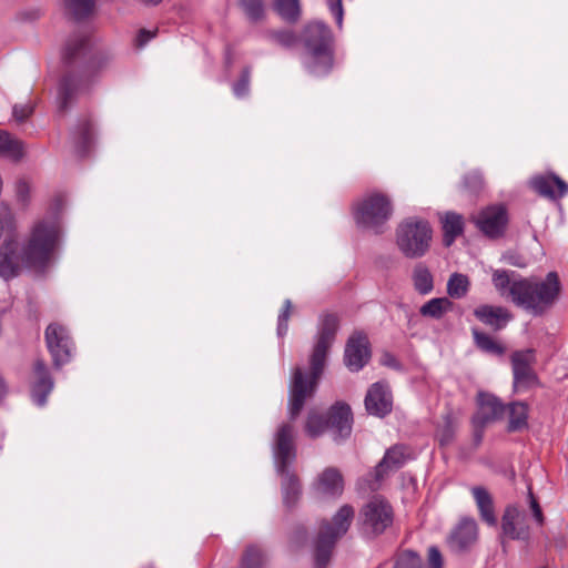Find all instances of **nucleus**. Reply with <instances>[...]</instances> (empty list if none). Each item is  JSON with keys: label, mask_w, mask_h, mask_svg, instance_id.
I'll return each instance as SVG.
<instances>
[{"label": "nucleus", "mask_w": 568, "mask_h": 568, "mask_svg": "<svg viewBox=\"0 0 568 568\" xmlns=\"http://www.w3.org/2000/svg\"><path fill=\"white\" fill-rule=\"evenodd\" d=\"M414 290L419 295H428L434 291V275L424 263H417L412 272Z\"/></svg>", "instance_id": "bb28decb"}, {"label": "nucleus", "mask_w": 568, "mask_h": 568, "mask_svg": "<svg viewBox=\"0 0 568 568\" xmlns=\"http://www.w3.org/2000/svg\"><path fill=\"white\" fill-rule=\"evenodd\" d=\"M392 213V202L383 193H371L354 205L356 223L375 233L383 232V225L390 219Z\"/></svg>", "instance_id": "6e6552de"}, {"label": "nucleus", "mask_w": 568, "mask_h": 568, "mask_svg": "<svg viewBox=\"0 0 568 568\" xmlns=\"http://www.w3.org/2000/svg\"><path fill=\"white\" fill-rule=\"evenodd\" d=\"M470 290V280L467 275L462 273H453L446 285L448 298L460 300L464 298Z\"/></svg>", "instance_id": "7c9ffc66"}, {"label": "nucleus", "mask_w": 568, "mask_h": 568, "mask_svg": "<svg viewBox=\"0 0 568 568\" xmlns=\"http://www.w3.org/2000/svg\"><path fill=\"white\" fill-rule=\"evenodd\" d=\"M270 37L275 43L284 48H293L298 43V37L291 30L272 31Z\"/></svg>", "instance_id": "a19ab883"}, {"label": "nucleus", "mask_w": 568, "mask_h": 568, "mask_svg": "<svg viewBox=\"0 0 568 568\" xmlns=\"http://www.w3.org/2000/svg\"><path fill=\"white\" fill-rule=\"evenodd\" d=\"M444 557L438 547L430 546L427 552V568H443Z\"/></svg>", "instance_id": "a18cd8bd"}, {"label": "nucleus", "mask_w": 568, "mask_h": 568, "mask_svg": "<svg viewBox=\"0 0 568 568\" xmlns=\"http://www.w3.org/2000/svg\"><path fill=\"white\" fill-rule=\"evenodd\" d=\"M75 139L82 149H87L91 143L93 135V124L90 119H84L79 122L75 132Z\"/></svg>", "instance_id": "ea45409f"}, {"label": "nucleus", "mask_w": 568, "mask_h": 568, "mask_svg": "<svg viewBox=\"0 0 568 568\" xmlns=\"http://www.w3.org/2000/svg\"><path fill=\"white\" fill-rule=\"evenodd\" d=\"M515 275L513 271L495 270L491 281L501 296L535 315H541L560 294L561 285L556 272H549L541 282Z\"/></svg>", "instance_id": "7ed1b4c3"}, {"label": "nucleus", "mask_w": 568, "mask_h": 568, "mask_svg": "<svg viewBox=\"0 0 568 568\" xmlns=\"http://www.w3.org/2000/svg\"><path fill=\"white\" fill-rule=\"evenodd\" d=\"M473 221L486 236L496 239L501 236L506 230L507 210L504 205H491L481 210L473 217Z\"/></svg>", "instance_id": "ddd939ff"}, {"label": "nucleus", "mask_w": 568, "mask_h": 568, "mask_svg": "<svg viewBox=\"0 0 568 568\" xmlns=\"http://www.w3.org/2000/svg\"><path fill=\"white\" fill-rule=\"evenodd\" d=\"M339 318L336 314H323L320 318L316 342L310 356V372L304 374L301 367H295L290 386L288 414L294 420L302 412L307 398H311L323 374L328 351L334 343Z\"/></svg>", "instance_id": "f03ea898"}, {"label": "nucleus", "mask_w": 568, "mask_h": 568, "mask_svg": "<svg viewBox=\"0 0 568 568\" xmlns=\"http://www.w3.org/2000/svg\"><path fill=\"white\" fill-rule=\"evenodd\" d=\"M34 106L31 103L16 104L12 110L13 118L18 122L27 120L33 113Z\"/></svg>", "instance_id": "49530a36"}, {"label": "nucleus", "mask_w": 568, "mask_h": 568, "mask_svg": "<svg viewBox=\"0 0 568 568\" xmlns=\"http://www.w3.org/2000/svg\"><path fill=\"white\" fill-rule=\"evenodd\" d=\"M515 392L540 387V379L535 371L536 352L532 348L516 351L510 356Z\"/></svg>", "instance_id": "9d476101"}, {"label": "nucleus", "mask_w": 568, "mask_h": 568, "mask_svg": "<svg viewBox=\"0 0 568 568\" xmlns=\"http://www.w3.org/2000/svg\"><path fill=\"white\" fill-rule=\"evenodd\" d=\"M478 537V527L473 518H463L448 536L453 551L460 552L474 545Z\"/></svg>", "instance_id": "a211bd4d"}, {"label": "nucleus", "mask_w": 568, "mask_h": 568, "mask_svg": "<svg viewBox=\"0 0 568 568\" xmlns=\"http://www.w3.org/2000/svg\"><path fill=\"white\" fill-rule=\"evenodd\" d=\"M250 70L246 68L242 71L240 79L233 85V92L237 98H243L250 91Z\"/></svg>", "instance_id": "37998d69"}, {"label": "nucleus", "mask_w": 568, "mask_h": 568, "mask_svg": "<svg viewBox=\"0 0 568 568\" xmlns=\"http://www.w3.org/2000/svg\"><path fill=\"white\" fill-rule=\"evenodd\" d=\"M475 317L495 331L503 329L511 320V314L503 306H494L488 304L479 305L474 311Z\"/></svg>", "instance_id": "4be33fe9"}, {"label": "nucleus", "mask_w": 568, "mask_h": 568, "mask_svg": "<svg viewBox=\"0 0 568 568\" xmlns=\"http://www.w3.org/2000/svg\"><path fill=\"white\" fill-rule=\"evenodd\" d=\"M67 11L80 21L89 18L95 7V0H63Z\"/></svg>", "instance_id": "473e14b6"}, {"label": "nucleus", "mask_w": 568, "mask_h": 568, "mask_svg": "<svg viewBox=\"0 0 568 568\" xmlns=\"http://www.w3.org/2000/svg\"><path fill=\"white\" fill-rule=\"evenodd\" d=\"M444 231V244L450 246L457 236L464 231V220L460 214L447 212L442 219Z\"/></svg>", "instance_id": "c756f323"}, {"label": "nucleus", "mask_w": 568, "mask_h": 568, "mask_svg": "<svg viewBox=\"0 0 568 568\" xmlns=\"http://www.w3.org/2000/svg\"><path fill=\"white\" fill-rule=\"evenodd\" d=\"M17 191H18V194L19 196L24 200L26 199V194L28 193V184L27 182L24 181H20L17 185Z\"/></svg>", "instance_id": "864d4df0"}, {"label": "nucleus", "mask_w": 568, "mask_h": 568, "mask_svg": "<svg viewBox=\"0 0 568 568\" xmlns=\"http://www.w3.org/2000/svg\"><path fill=\"white\" fill-rule=\"evenodd\" d=\"M407 448L403 445H395L386 450L383 459L375 467L374 476L377 480L384 478L389 470L400 468L407 458Z\"/></svg>", "instance_id": "b1692460"}, {"label": "nucleus", "mask_w": 568, "mask_h": 568, "mask_svg": "<svg viewBox=\"0 0 568 568\" xmlns=\"http://www.w3.org/2000/svg\"><path fill=\"white\" fill-rule=\"evenodd\" d=\"M273 8L288 23H295L301 17L300 0H273Z\"/></svg>", "instance_id": "2f4dec72"}, {"label": "nucleus", "mask_w": 568, "mask_h": 568, "mask_svg": "<svg viewBox=\"0 0 568 568\" xmlns=\"http://www.w3.org/2000/svg\"><path fill=\"white\" fill-rule=\"evenodd\" d=\"M326 430H328L327 416L311 410L305 423L306 435L311 438H316L322 436Z\"/></svg>", "instance_id": "72a5a7b5"}, {"label": "nucleus", "mask_w": 568, "mask_h": 568, "mask_svg": "<svg viewBox=\"0 0 568 568\" xmlns=\"http://www.w3.org/2000/svg\"><path fill=\"white\" fill-rule=\"evenodd\" d=\"M302 41L308 57L310 72L315 75L328 73L334 62L331 29L320 21L310 22L303 29Z\"/></svg>", "instance_id": "39448f33"}, {"label": "nucleus", "mask_w": 568, "mask_h": 568, "mask_svg": "<svg viewBox=\"0 0 568 568\" xmlns=\"http://www.w3.org/2000/svg\"><path fill=\"white\" fill-rule=\"evenodd\" d=\"M501 532L504 537L513 540L529 538V527L525 524V515L518 507L507 506L501 518Z\"/></svg>", "instance_id": "f3484780"}, {"label": "nucleus", "mask_w": 568, "mask_h": 568, "mask_svg": "<svg viewBox=\"0 0 568 568\" xmlns=\"http://www.w3.org/2000/svg\"><path fill=\"white\" fill-rule=\"evenodd\" d=\"M506 409L509 415V432H518L528 426L529 407L525 402H513L506 406Z\"/></svg>", "instance_id": "c85d7f7f"}, {"label": "nucleus", "mask_w": 568, "mask_h": 568, "mask_svg": "<svg viewBox=\"0 0 568 568\" xmlns=\"http://www.w3.org/2000/svg\"><path fill=\"white\" fill-rule=\"evenodd\" d=\"M484 428H485V426L474 425V429H475L474 430V439H475L476 446H478L483 440Z\"/></svg>", "instance_id": "603ef678"}, {"label": "nucleus", "mask_w": 568, "mask_h": 568, "mask_svg": "<svg viewBox=\"0 0 568 568\" xmlns=\"http://www.w3.org/2000/svg\"><path fill=\"white\" fill-rule=\"evenodd\" d=\"M112 57L105 51H92L90 39L84 34H75L67 41L62 60L68 67H78L79 74H67L63 77L59 98L61 108L67 109L68 104L78 92L88 87L90 79L106 68Z\"/></svg>", "instance_id": "20e7f679"}, {"label": "nucleus", "mask_w": 568, "mask_h": 568, "mask_svg": "<svg viewBox=\"0 0 568 568\" xmlns=\"http://www.w3.org/2000/svg\"><path fill=\"white\" fill-rule=\"evenodd\" d=\"M240 7L251 22L264 19L265 6L263 0H240Z\"/></svg>", "instance_id": "e433bc0d"}, {"label": "nucleus", "mask_w": 568, "mask_h": 568, "mask_svg": "<svg viewBox=\"0 0 568 568\" xmlns=\"http://www.w3.org/2000/svg\"><path fill=\"white\" fill-rule=\"evenodd\" d=\"M354 508L343 505L331 521H323L314 542V567L326 568L332 558L335 545L348 530L354 519Z\"/></svg>", "instance_id": "423d86ee"}, {"label": "nucleus", "mask_w": 568, "mask_h": 568, "mask_svg": "<svg viewBox=\"0 0 568 568\" xmlns=\"http://www.w3.org/2000/svg\"><path fill=\"white\" fill-rule=\"evenodd\" d=\"M158 30L140 29L135 39L134 45L136 49H142L149 41L155 38Z\"/></svg>", "instance_id": "09e8293b"}, {"label": "nucleus", "mask_w": 568, "mask_h": 568, "mask_svg": "<svg viewBox=\"0 0 568 568\" xmlns=\"http://www.w3.org/2000/svg\"><path fill=\"white\" fill-rule=\"evenodd\" d=\"M53 385V379L45 363L42 359H37L33 364V381L31 383L33 402L39 406H44Z\"/></svg>", "instance_id": "6ab92c4d"}, {"label": "nucleus", "mask_w": 568, "mask_h": 568, "mask_svg": "<svg viewBox=\"0 0 568 568\" xmlns=\"http://www.w3.org/2000/svg\"><path fill=\"white\" fill-rule=\"evenodd\" d=\"M394 519L393 508L382 497H373L359 511L358 523L363 534L377 536L384 532Z\"/></svg>", "instance_id": "1a4fd4ad"}, {"label": "nucleus", "mask_w": 568, "mask_h": 568, "mask_svg": "<svg viewBox=\"0 0 568 568\" xmlns=\"http://www.w3.org/2000/svg\"><path fill=\"white\" fill-rule=\"evenodd\" d=\"M328 430L335 442L348 438L353 428V413L346 403L337 402L327 412Z\"/></svg>", "instance_id": "4468645a"}, {"label": "nucleus", "mask_w": 568, "mask_h": 568, "mask_svg": "<svg viewBox=\"0 0 568 568\" xmlns=\"http://www.w3.org/2000/svg\"><path fill=\"white\" fill-rule=\"evenodd\" d=\"M393 568H423V560L417 552L404 550L397 555Z\"/></svg>", "instance_id": "58836bf2"}, {"label": "nucleus", "mask_w": 568, "mask_h": 568, "mask_svg": "<svg viewBox=\"0 0 568 568\" xmlns=\"http://www.w3.org/2000/svg\"><path fill=\"white\" fill-rule=\"evenodd\" d=\"M506 406L493 394H478V410L473 417V425L486 426L490 422L503 418Z\"/></svg>", "instance_id": "dca6fc26"}, {"label": "nucleus", "mask_w": 568, "mask_h": 568, "mask_svg": "<svg viewBox=\"0 0 568 568\" xmlns=\"http://www.w3.org/2000/svg\"><path fill=\"white\" fill-rule=\"evenodd\" d=\"M265 561L263 549L256 545H248L242 555L240 568H263Z\"/></svg>", "instance_id": "f704fd0d"}, {"label": "nucleus", "mask_w": 568, "mask_h": 568, "mask_svg": "<svg viewBox=\"0 0 568 568\" xmlns=\"http://www.w3.org/2000/svg\"><path fill=\"white\" fill-rule=\"evenodd\" d=\"M7 394V385L2 376L0 375V402L3 399V397Z\"/></svg>", "instance_id": "5fc2aeb1"}, {"label": "nucleus", "mask_w": 568, "mask_h": 568, "mask_svg": "<svg viewBox=\"0 0 568 568\" xmlns=\"http://www.w3.org/2000/svg\"><path fill=\"white\" fill-rule=\"evenodd\" d=\"M276 470L288 468L296 458L295 428L292 424H282L274 439Z\"/></svg>", "instance_id": "f8f14e48"}, {"label": "nucleus", "mask_w": 568, "mask_h": 568, "mask_svg": "<svg viewBox=\"0 0 568 568\" xmlns=\"http://www.w3.org/2000/svg\"><path fill=\"white\" fill-rule=\"evenodd\" d=\"M277 473L282 477L283 503L286 507L291 508L296 505L302 494L300 479L288 468L277 470Z\"/></svg>", "instance_id": "393cba45"}, {"label": "nucleus", "mask_w": 568, "mask_h": 568, "mask_svg": "<svg viewBox=\"0 0 568 568\" xmlns=\"http://www.w3.org/2000/svg\"><path fill=\"white\" fill-rule=\"evenodd\" d=\"M47 348L52 357L53 365L59 368L67 364L72 356L73 342L68 329L59 324L51 323L44 332Z\"/></svg>", "instance_id": "9b49d317"}, {"label": "nucleus", "mask_w": 568, "mask_h": 568, "mask_svg": "<svg viewBox=\"0 0 568 568\" xmlns=\"http://www.w3.org/2000/svg\"><path fill=\"white\" fill-rule=\"evenodd\" d=\"M366 410L375 416L383 417L392 410V396L386 385L375 383L365 397Z\"/></svg>", "instance_id": "412c9836"}, {"label": "nucleus", "mask_w": 568, "mask_h": 568, "mask_svg": "<svg viewBox=\"0 0 568 568\" xmlns=\"http://www.w3.org/2000/svg\"><path fill=\"white\" fill-rule=\"evenodd\" d=\"M371 358L369 342L363 332H355L347 341L344 353L345 365L352 372L362 369Z\"/></svg>", "instance_id": "2eb2a0df"}, {"label": "nucleus", "mask_w": 568, "mask_h": 568, "mask_svg": "<svg viewBox=\"0 0 568 568\" xmlns=\"http://www.w3.org/2000/svg\"><path fill=\"white\" fill-rule=\"evenodd\" d=\"M454 434H455V426L452 423L450 418L447 417L444 428L442 430H439V433H438V438H439L440 445H443V446L448 445L453 440Z\"/></svg>", "instance_id": "de8ad7c7"}, {"label": "nucleus", "mask_w": 568, "mask_h": 568, "mask_svg": "<svg viewBox=\"0 0 568 568\" xmlns=\"http://www.w3.org/2000/svg\"><path fill=\"white\" fill-rule=\"evenodd\" d=\"M530 185L536 193L549 200H559L568 194V183L555 173L537 175L531 179Z\"/></svg>", "instance_id": "aec40b11"}, {"label": "nucleus", "mask_w": 568, "mask_h": 568, "mask_svg": "<svg viewBox=\"0 0 568 568\" xmlns=\"http://www.w3.org/2000/svg\"><path fill=\"white\" fill-rule=\"evenodd\" d=\"M453 308L454 303L448 297H434L420 306L419 314L426 318L442 320Z\"/></svg>", "instance_id": "cd10ccee"}, {"label": "nucleus", "mask_w": 568, "mask_h": 568, "mask_svg": "<svg viewBox=\"0 0 568 568\" xmlns=\"http://www.w3.org/2000/svg\"><path fill=\"white\" fill-rule=\"evenodd\" d=\"M293 305L291 300H285L283 304V308L278 314L277 320V333L280 336H283L287 333L288 329V321L292 315Z\"/></svg>", "instance_id": "79ce46f5"}, {"label": "nucleus", "mask_w": 568, "mask_h": 568, "mask_svg": "<svg viewBox=\"0 0 568 568\" xmlns=\"http://www.w3.org/2000/svg\"><path fill=\"white\" fill-rule=\"evenodd\" d=\"M59 237V223L50 217L33 224L22 246L12 240L4 241L0 246V277L10 281L24 268L44 271L52 262Z\"/></svg>", "instance_id": "f257e3e1"}, {"label": "nucleus", "mask_w": 568, "mask_h": 568, "mask_svg": "<svg viewBox=\"0 0 568 568\" xmlns=\"http://www.w3.org/2000/svg\"><path fill=\"white\" fill-rule=\"evenodd\" d=\"M328 7L332 14L335 17L337 24L341 27L343 22V6L342 0H328Z\"/></svg>", "instance_id": "8fccbe9b"}, {"label": "nucleus", "mask_w": 568, "mask_h": 568, "mask_svg": "<svg viewBox=\"0 0 568 568\" xmlns=\"http://www.w3.org/2000/svg\"><path fill=\"white\" fill-rule=\"evenodd\" d=\"M481 519L489 526L497 525L494 501L487 489L477 486L471 489Z\"/></svg>", "instance_id": "a878e982"}, {"label": "nucleus", "mask_w": 568, "mask_h": 568, "mask_svg": "<svg viewBox=\"0 0 568 568\" xmlns=\"http://www.w3.org/2000/svg\"><path fill=\"white\" fill-rule=\"evenodd\" d=\"M0 155L19 159L22 155L21 143L13 139L10 133L0 131Z\"/></svg>", "instance_id": "c9c22d12"}, {"label": "nucleus", "mask_w": 568, "mask_h": 568, "mask_svg": "<svg viewBox=\"0 0 568 568\" xmlns=\"http://www.w3.org/2000/svg\"><path fill=\"white\" fill-rule=\"evenodd\" d=\"M433 231L429 223L417 217L403 221L396 231L400 252L409 258L424 256L430 246Z\"/></svg>", "instance_id": "0eeeda50"}, {"label": "nucleus", "mask_w": 568, "mask_h": 568, "mask_svg": "<svg viewBox=\"0 0 568 568\" xmlns=\"http://www.w3.org/2000/svg\"><path fill=\"white\" fill-rule=\"evenodd\" d=\"M381 364L384 365V366L393 367V368H399L398 361L390 353H384L381 356Z\"/></svg>", "instance_id": "3c124183"}, {"label": "nucleus", "mask_w": 568, "mask_h": 568, "mask_svg": "<svg viewBox=\"0 0 568 568\" xmlns=\"http://www.w3.org/2000/svg\"><path fill=\"white\" fill-rule=\"evenodd\" d=\"M528 498H529V506L532 513V517L536 520V523L539 526H542L545 523V516L542 514L541 507L535 497L534 493L531 491V488H528Z\"/></svg>", "instance_id": "c03bdc74"}, {"label": "nucleus", "mask_w": 568, "mask_h": 568, "mask_svg": "<svg viewBox=\"0 0 568 568\" xmlns=\"http://www.w3.org/2000/svg\"><path fill=\"white\" fill-rule=\"evenodd\" d=\"M315 489L323 496H341L344 490V479L339 469L335 467L325 468L317 476Z\"/></svg>", "instance_id": "5701e85b"}, {"label": "nucleus", "mask_w": 568, "mask_h": 568, "mask_svg": "<svg viewBox=\"0 0 568 568\" xmlns=\"http://www.w3.org/2000/svg\"><path fill=\"white\" fill-rule=\"evenodd\" d=\"M474 339L476 343V346L486 352L491 354H501L504 352V348L501 345H499L491 336H489L486 333L479 332L478 329H473Z\"/></svg>", "instance_id": "4c0bfd02"}]
</instances>
